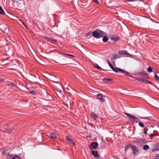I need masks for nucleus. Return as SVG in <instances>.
<instances>
[{
  "mask_svg": "<svg viewBox=\"0 0 159 159\" xmlns=\"http://www.w3.org/2000/svg\"><path fill=\"white\" fill-rule=\"evenodd\" d=\"M107 63L108 64L110 68L115 72H120L122 73H123L125 74V75L127 76H128L130 77H132L133 76L128 75V74H129V73L123 70H122L120 68H118L117 67H116L115 68L111 64L110 61L108 60H107Z\"/></svg>",
  "mask_w": 159,
  "mask_h": 159,
  "instance_id": "1",
  "label": "nucleus"
},
{
  "mask_svg": "<svg viewBox=\"0 0 159 159\" xmlns=\"http://www.w3.org/2000/svg\"><path fill=\"white\" fill-rule=\"evenodd\" d=\"M104 35V32L102 31H94L93 32V36L96 38H99L102 37Z\"/></svg>",
  "mask_w": 159,
  "mask_h": 159,
  "instance_id": "2",
  "label": "nucleus"
},
{
  "mask_svg": "<svg viewBox=\"0 0 159 159\" xmlns=\"http://www.w3.org/2000/svg\"><path fill=\"white\" fill-rule=\"evenodd\" d=\"M124 114L126 115L130 118L131 121L137 123L139 120V119L138 118L135 117L134 115H130L126 112H124Z\"/></svg>",
  "mask_w": 159,
  "mask_h": 159,
  "instance_id": "3",
  "label": "nucleus"
},
{
  "mask_svg": "<svg viewBox=\"0 0 159 159\" xmlns=\"http://www.w3.org/2000/svg\"><path fill=\"white\" fill-rule=\"evenodd\" d=\"M91 153L95 158L96 159H102V157L100 156L99 154H98L97 151H92Z\"/></svg>",
  "mask_w": 159,
  "mask_h": 159,
  "instance_id": "4",
  "label": "nucleus"
},
{
  "mask_svg": "<svg viewBox=\"0 0 159 159\" xmlns=\"http://www.w3.org/2000/svg\"><path fill=\"white\" fill-rule=\"evenodd\" d=\"M97 99L99 100L101 102H103L105 101V99L104 98L105 96H103V95L101 93H98L97 95Z\"/></svg>",
  "mask_w": 159,
  "mask_h": 159,
  "instance_id": "5",
  "label": "nucleus"
},
{
  "mask_svg": "<svg viewBox=\"0 0 159 159\" xmlns=\"http://www.w3.org/2000/svg\"><path fill=\"white\" fill-rule=\"evenodd\" d=\"M98 143L97 142H92L90 144L91 147H90V148L91 149L92 148L96 149L98 146Z\"/></svg>",
  "mask_w": 159,
  "mask_h": 159,
  "instance_id": "6",
  "label": "nucleus"
},
{
  "mask_svg": "<svg viewBox=\"0 0 159 159\" xmlns=\"http://www.w3.org/2000/svg\"><path fill=\"white\" fill-rule=\"evenodd\" d=\"M137 147L134 146L133 145L131 147V149L133 151V154L135 155L138 153V151L137 150Z\"/></svg>",
  "mask_w": 159,
  "mask_h": 159,
  "instance_id": "7",
  "label": "nucleus"
},
{
  "mask_svg": "<svg viewBox=\"0 0 159 159\" xmlns=\"http://www.w3.org/2000/svg\"><path fill=\"white\" fill-rule=\"evenodd\" d=\"M110 38L112 40H113L114 42H116L120 39V38L118 36L114 35L111 36Z\"/></svg>",
  "mask_w": 159,
  "mask_h": 159,
  "instance_id": "8",
  "label": "nucleus"
},
{
  "mask_svg": "<svg viewBox=\"0 0 159 159\" xmlns=\"http://www.w3.org/2000/svg\"><path fill=\"white\" fill-rule=\"evenodd\" d=\"M66 140L69 142L70 144H72L73 146H75V143L74 142L73 140L72 139H70L68 137H66Z\"/></svg>",
  "mask_w": 159,
  "mask_h": 159,
  "instance_id": "9",
  "label": "nucleus"
},
{
  "mask_svg": "<svg viewBox=\"0 0 159 159\" xmlns=\"http://www.w3.org/2000/svg\"><path fill=\"white\" fill-rule=\"evenodd\" d=\"M44 38L46 40H47L48 41H50L51 42H54V43H56L57 41L56 40L52 39L50 38H48L47 36H44Z\"/></svg>",
  "mask_w": 159,
  "mask_h": 159,
  "instance_id": "10",
  "label": "nucleus"
},
{
  "mask_svg": "<svg viewBox=\"0 0 159 159\" xmlns=\"http://www.w3.org/2000/svg\"><path fill=\"white\" fill-rule=\"evenodd\" d=\"M49 137L50 139L54 140L57 138V136L56 134L52 133L50 134Z\"/></svg>",
  "mask_w": 159,
  "mask_h": 159,
  "instance_id": "11",
  "label": "nucleus"
},
{
  "mask_svg": "<svg viewBox=\"0 0 159 159\" xmlns=\"http://www.w3.org/2000/svg\"><path fill=\"white\" fill-rule=\"evenodd\" d=\"M2 131L4 133L11 134L12 132V130L11 129H5L4 130H2Z\"/></svg>",
  "mask_w": 159,
  "mask_h": 159,
  "instance_id": "12",
  "label": "nucleus"
},
{
  "mask_svg": "<svg viewBox=\"0 0 159 159\" xmlns=\"http://www.w3.org/2000/svg\"><path fill=\"white\" fill-rule=\"evenodd\" d=\"M7 86H10L11 87H13L14 86H16L12 82L8 81L7 82Z\"/></svg>",
  "mask_w": 159,
  "mask_h": 159,
  "instance_id": "13",
  "label": "nucleus"
},
{
  "mask_svg": "<svg viewBox=\"0 0 159 159\" xmlns=\"http://www.w3.org/2000/svg\"><path fill=\"white\" fill-rule=\"evenodd\" d=\"M120 57H117L116 55H114L113 57H112L111 59V61L113 62V63H115V60L116 58H118Z\"/></svg>",
  "mask_w": 159,
  "mask_h": 159,
  "instance_id": "14",
  "label": "nucleus"
},
{
  "mask_svg": "<svg viewBox=\"0 0 159 159\" xmlns=\"http://www.w3.org/2000/svg\"><path fill=\"white\" fill-rule=\"evenodd\" d=\"M91 115L92 117L95 120H96V119H98V116L95 114L94 112H92L91 113Z\"/></svg>",
  "mask_w": 159,
  "mask_h": 159,
  "instance_id": "15",
  "label": "nucleus"
},
{
  "mask_svg": "<svg viewBox=\"0 0 159 159\" xmlns=\"http://www.w3.org/2000/svg\"><path fill=\"white\" fill-rule=\"evenodd\" d=\"M102 80L104 83H107L108 81H111L112 80V79L106 78L103 79Z\"/></svg>",
  "mask_w": 159,
  "mask_h": 159,
  "instance_id": "16",
  "label": "nucleus"
},
{
  "mask_svg": "<svg viewBox=\"0 0 159 159\" xmlns=\"http://www.w3.org/2000/svg\"><path fill=\"white\" fill-rule=\"evenodd\" d=\"M139 75H140V76L143 77H146L148 76V74L146 73H139Z\"/></svg>",
  "mask_w": 159,
  "mask_h": 159,
  "instance_id": "17",
  "label": "nucleus"
},
{
  "mask_svg": "<svg viewBox=\"0 0 159 159\" xmlns=\"http://www.w3.org/2000/svg\"><path fill=\"white\" fill-rule=\"evenodd\" d=\"M120 53L123 55H129V54L125 51H122L120 52Z\"/></svg>",
  "mask_w": 159,
  "mask_h": 159,
  "instance_id": "18",
  "label": "nucleus"
},
{
  "mask_svg": "<svg viewBox=\"0 0 159 159\" xmlns=\"http://www.w3.org/2000/svg\"><path fill=\"white\" fill-rule=\"evenodd\" d=\"M108 40V38L107 36H104L103 37V41L104 42H106Z\"/></svg>",
  "mask_w": 159,
  "mask_h": 159,
  "instance_id": "19",
  "label": "nucleus"
},
{
  "mask_svg": "<svg viewBox=\"0 0 159 159\" xmlns=\"http://www.w3.org/2000/svg\"><path fill=\"white\" fill-rule=\"evenodd\" d=\"M0 14H3V15L5 14V13L4 10H3L2 7L0 6Z\"/></svg>",
  "mask_w": 159,
  "mask_h": 159,
  "instance_id": "20",
  "label": "nucleus"
},
{
  "mask_svg": "<svg viewBox=\"0 0 159 159\" xmlns=\"http://www.w3.org/2000/svg\"><path fill=\"white\" fill-rule=\"evenodd\" d=\"M158 134V133H155V134H152L150 135V137L151 139H152L153 138V137L154 136H157Z\"/></svg>",
  "mask_w": 159,
  "mask_h": 159,
  "instance_id": "21",
  "label": "nucleus"
},
{
  "mask_svg": "<svg viewBox=\"0 0 159 159\" xmlns=\"http://www.w3.org/2000/svg\"><path fill=\"white\" fill-rule=\"evenodd\" d=\"M137 80L141 82H144V81L145 80L141 78H137L136 79Z\"/></svg>",
  "mask_w": 159,
  "mask_h": 159,
  "instance_id": "22",
  "label": "nucleus"
},
{
  "mask_svg": "<svg viewBox=\"0 0 159 159\" xmlns=\"http://www.w3.org/2000/svg\"><path fill=\"white\" fill-rule=\"evenodd\" d=\"M149 148V147L148 145H145L143 146V149L145 150H146L148 149Z\"/></svg>",
  "mask_w": 159,
  "mask_h": 159,
  "instance_id": "23",
  "label": "nucleus"
},
{
  "mask_svg": "<svg viewBox=\"0 0 159 159\" xmlns=\"http://www.w3.org/2000/svg\"><path fill=\"white\" fill-rule=\"evenodd\" d=\"M95 68H97L98 70H102V68L100 67L97 64H96L94 65Z\"/></svg>",
  "mask_w": 159,
  "mask_h": 159,
  "instance_id": "24",
  "label": "nucleus"
},
{
  "mask_svg": "<svg viewBox=\"0 0 159 159\" xmlns=\"http://www.w3.org/2000/svg\"><path fill=\"white\" fill-rule=\"evenodd\" d=\"M131 145L130 144H128L126 145L125 147V151H126L128 150L129 148L130 147Z\"/></svg>",
  "mask_w": 159,
  "mask_h": 159,
  "instance_id": "25",
  "label": "nucleus"
},
{
  "mask_svg": "<svg viewBox=\"0 0 159 159\" xmlns=\"http://www.w3.org/2000/svg\"><path fill=\"white\" fill-rule=\"evenodd\" d=\"M155 74V79H156L157 80H159V78L158 77V75H157L156 74L155 72L154 73Z\"/></svg>",
  "mask_w": 159,
  "mask_h": 159,
  "instance_id": "26",
  "label": "nucleus"
},
{
  "mask_svg": "<svg viewBox=\"0 0 159 159\" xmlns=\"http://www.w3.org/2000/svg\"><path fill=\"white\" fill-rule=\"evenodd\" d=\"M139 125L141 127H144L145 126V125L141 121L139 122Z\"/></svg>",
  "mask_w": 159,
  "mask_h": 159,
  "instance_id": "27",
  "label": "nucleus"
},
{
  "mask_svg": "<svg viewBox=\"0 0 159 159\" xmlns=\"http://www.w3.org/2000/svg\"><path fill=\"white\" fill-rule=\"evenodd\" d=\"M92 33H93V32H89V33H87V34H86V36H85L86 37H87L88 36H89L91 35L92 34Z\"/></svg>",
  "mask_w": 159,
  "mask_h": 159,
  "instance_id": "28",
  "label": "nucleus"
},
{
  "mask_svg": "<svg viewBox=\"0 0 159 159\" xmlns=\"http://www.w3.org/2000/svg\"><path fill=\"white\" fill-rule=\"evenodd\" d=\"M148 130V129L146 128H144L143 129V132H144V133L145 134V135H146L147 134V132Z\"/></svg>",
  "mask_w": 159,
  "mask_h": 159,
  "instance_id": "29",
  "label": "nucleus"
},
{
  "mask_svg": "<svg viewBox=\"0 0 159 159\" xmlns=\"http://www.w3.org/2000/svg\"><path fill=\"white\" fill-rule=\"evenodd\" d=\"M148 71L149 72H151L152 71V68L150 67H149L148 68Z\"/></svg>",
  "mask_w": 159,
  "mask_h": 159,
  "instance_id": "30",
  "label": "nucleus"
},
{
  "mask_svg": "<svg viewBox=\"0 0 159 159\" xmlns=\"http://www.w3.org/2000/svg\"><path fill=\"white\" fill-rule=\"evenodd\" d=\"M144 82H146V83L148 84H152V83L148 80H145L144 81Z\"/></svg>",
  "mask_w": 159,
  "mask_h": 159,
  "instance_id": "31",
  "label": "nucleus"
},
{
  "mask_svg": "<svg viewBox=\"0 0 159 159\" xmlns=\"http://www.w3.org/2000/svg\"><path fill=\"white\" fill-rule=\"evenodd\" d=\"M11 159H20V158L19 157L16 156L13 157Z\"/></svg>",
  "mask_w": 159,
  "mask_h": 159,
  "instance_id": "32",
  "label": "nucleus"
},
{
  "mask_svg": "<svg viewBox=\"0 0 159 159\" xmlns=\"http://www.w3.org/2000/svg\"><path fill=\"white\" fill-rule=\"evenodd\" d=\"M93 1L97 4H99V2L98 0H93Z\"/></svg>",
  "mask_w": 159,
  "mask_h": 159,
  "instance_id": "33",
  "label": "nucleus"
},
{
  "mask_svg": "<svg viewBox=\"0 0 159 159\" xmlns=\"http://www.w3.org/2000/svg\"><path fill=\"white\" fill-rule=\"evenodd\" d=\"M65 55H66L69 56H70V57H75V56H74L73 55H70V54H65Z\"/></svg>",
  "mask_w": 159,
  "mask_h": 159,
  "instance_id": "34",
  "label": "nucleus"
},
{
  "mask_svg": "<svg viewBox=\"0 0 159 159\" xmlns=\"http://www.w3.org/2000/svg\"><path fill=\"white\" fill-rule=\"evenodd\" d=\"M4 81V79L0 78V82H3Z\"/></svg>",
  "mask_w": 159,
  "mask_h": 159,
  "instance_id": "35",
  "label": "nucleus"
},
{
  "mask_svg": "<svg viewBox=\"0 0 159 159\" xmlns=\"http://www.w3.org/2000/svg\"><path fill=\"white\" fill-rule=\"evenodd\" d=\"M31 93L33 95H34V94H35V93L34 92V91H31Z\"/></svg>",
  "mask_w": 159,
  "mask_h": 159,
  "instance_id": "36",
  "label": "nucleus"
},
{
  "mask_svg": "<svg viewBox=\"0 0 159 159\" xmlns=\"http://www.w3.org/2000/svg\"><path fill=\"white\" fill-rule=\"evenodd\" d=\"M32 77L33 78L32 79L34 80V79H35L36 78V77L34 75H32Z\"/></svg>",
  "mask_w": 159,
  "mask_h": 159,
  "instance_id": "37",
  "label": "nucleus"
},
{
  "mask_svg": "<svg viewBox=\"0 0 159 159\" xmlns=\"http://www.w3.org/2000/svg\"><path fill=\"white\" fill-rule=\"evenodd\" d=\"M23 24V25L26 28V26L21 21H20Z\"/></svg>",
  "mask_w": 159,
  "mask_h": 159,
  "instance_id": "38",
  "label": "nucleus"
},
{
  "mask_svg": "<svg viewBox=\"0 0 159 159\" xmlns=\"http://www.w3.org/2000/svg\"><path fill=\"white\" fill-rule=\"evenodd\" d=\"M126 2H130V0H126V1H125Z\"/></svg>",
  "mask_w": 159,
  "mask_h": 159,
  "instance_id": "39",
  "label": "nucleus"
},
{
  "mask_svg": "<svg viewBox=\"0 0 159 159\" xmlns=\"http://www.w3.org/2000/svg\"><path fill=\"white\" fill-rule=\"evenodd\" d=\"M155 159H159V158H158V157L156 158H155Z\"/></svg>",
  "mask_w": 159,
  "mask_h": 159,
  "instance_id": "40",
  "label": "nucleus"
},
{
  "mask_svg": "<svg viewBox=\"0 0 159 159\" xmlns=\"http://www.w3.org/2000/svg\"><path fill=\"white\" fill-rule=\"evenodd\" d=\"M158 127L159 128V126H158Z\"/></svg>",
  "mask_w": 159,
  "mask_h": 159,
  "instance_id": "41",
  "label": "nucleus"
}]
</instances>
